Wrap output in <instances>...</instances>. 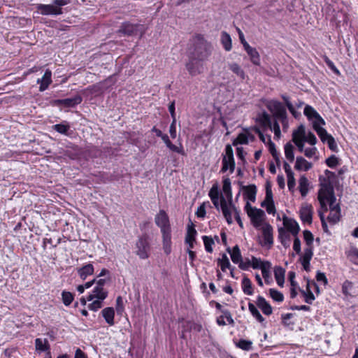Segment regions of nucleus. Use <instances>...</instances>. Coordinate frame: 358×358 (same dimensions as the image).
<instances>
[{"mask_svg":"<svg viewBox=\"0 0 358 358\" xmlns=\"http://www.w3.org/2000/svg\"><path fill=\"white\" fill-rule=\"evenodd\" d=\"M192 50L189 55L200 61H206L212 54L213 47L210 42L206 41L204 36L201 34H195L192 39Z\"/></svg>","mask_w":358,"mask_h":358,"instance_id":"obj_1","label":"nucleus"},{"mask_svg":"<svg viewBox=\"0 0 358 358\" xmlns=\"http://www.w3.org/2000/svg\"><path fill=\"white\" fill-rule=\"evenodd\" d=\"M70 3L71 0H52V4L38 3L36 8L42 15H59L64 13L62 7Z\"/></svg>","mask_w":358,"mask_h":358,"instance_id":"obj_2","label":"nucleus"},{"mask_svg":"<svg viewBox=\"0 0 358 358\" xmlns=\"http://www.w3.org/2000/svg\"><path fill=\"white\" fill-rule=\"evenodd\" d=\"M135 254L141 259H147L150 257L152 251L151 238L144 233L138 236L135 243Z\"/></svg>","mask_w":358,"mask_h":358,"instance_id":"obj_3","label":"nucleus"},{"mask_svg":"<svg viewBox=\"0 0 358 358\" xmlns=\"http://www.w3.org/2000/svg\"><path fill=\"white\" fill-rule=\"evenodd\" d=\"M266 106L273 114L275 120L281 121L282 123L287 121V114L286 108L280 101L271 99L267 101Z\"/></svg>","mask_w":358,"mask_h":358,"instance_id":"obj_4","label":"nucleus"},{"mask_svg":"<svg viewBox=\"0 0 358 358\" xmlns=\"http://www.w3.org/2000/svg\"><path fill=\"white\" fill-rule=\"evenodd\" d=\"M224 152V155H222L220 173H224L229 170V173H232L236 168V162L234 157V151L231 145L227 144L225 146Z\"/></svg>","mask_w":358,"mask_h":358,"instance_id":"obj_5","label":"nucleus"},{"mask_svg":"<svg viewBox=\"0 0 358 358\" xmlns=\"http://www.w3.org/2000/svg\"><path fill=\"white\" fill-rule=\"evenodd\" d=\"M155 222L160 228L162 234L171 232L169 217L164 210H160L155 215Z\"/></svg>","mask_w":358,"mask_h":358,"instance_id":"obj_6","label":"nucleus"},{"mask_svg":"<svg viewBox=\"0 0 358 358\" xmlns=\"http://www.w3.org/2000/svg\"><path fill=\"white\" fill-rule=\"evenodd\" d=\"M245 209L248 215L250 217L252 224L255 227L260 226L262 222L263 217L265 215L264 210L252 207L248 202L246 203Z\"/></svg>","mask_w":358,"mask_h":358,"instance_id":"obj_7","label":"nucleus"},{"mask_svg":"<svg viewBox=\"0 0 358 358\" xmlns=\"http://www.w3.org/2000/svg\"><path fill=\"white\" fill-rule=\"evenodd\" d=\"M320 189L318 194L327 195L331 199L334 198V182L325 176H319Z\"/></svg>","mask_w":358,"mask_h":358,"instance_id":"obj_8","label":"nucleus"},{"mask_svg":"<svg viewBox=\"0 0 358 358\" xmlns=\"http://www.w3.org/2000/svg\"><path fill=\"white\" fill-rule=\"evenodd\" d=\"M266 195L264 200L262 202L261 206L266 208V212L268 214L275 213V207L273 201V195L271 189V185L269 182L266 183Z\"/></svg>","mask_w":358,"mask_h":358,"instance_id":"obj_9","label":"nucleus"},{"mask_svg":"<svg viewBox=\"0 0 358 358\" xmlns=\"http://www.w3.org/2000/svg\"><path fill=\"white\" fill-rule=\"evenodd\" d=\"M203 62L204 61L198 60L197 59L194 58V57L189 55V61L185 65L189 74L192 76L201 74L203 70Z\"/></svg>","mask_w":358,"mask_h":358,"instance_id":"obj_10","label":"nucleus"},{"mask_svg":"<svg viewBox=\"0 0 358 358\" xmlns=\"http://www.w3.org/2000/svg\"><path fill=\"white\" fill-rule=\"evenodd\" d=\"M304 115L307 117L308 120L312 121L313 127L314 125L325 124V121L321 115L316 111V110L311 106L307 105L304 108Z\"/></svg>","mask_w":358,"mask_h":358,"instance_id":"obj_11","label":"nucleus"},{"mask_svg":"<svg viewBox=\"0 0 358 358\" xmlns=\"http://www.w3.org/2000/svg\"><path fill=\"white\" fill-rule=\"evenodd\" d=\"M140 26L141 25L138 24H132L129 22H124L122 23L120 27L118 33L128 36H135L138 34Z\"/></svg>","mask_w":358,"mask_h":358,"instance_id":"obj_12","label":"nucleus"},{"mask_svg":"<svg viewBox=\"0 0 358 358\" xmlns=\"http://www.w3.org/2000/svg\"><path fill=\"white\" fill-rule=\"evenodd\" d=\"M313 209L310 204H305L299 210V217L303 223L311 224L313 222Z\"/></svg>","mask_w":358,"mask_h":358,"instance_id":"obj_13","label":"nucleus"},{"mask_svg":"<svg viewBox=\"0 0 358 358\" xmlns=\"http://www.w3.org/2000/svg\"><path fill=\"white\" fill-rule=\"evenodd\" d=\"M83 101V98L80 94H77L71 98H66L63 99H57L55 103L57 106H63L66 108H73Z\"/></svg>","mask_w":358,"mask_h":358,"instance_id":"obj_14","label":"nucleus"},{"mask_svg":"<svg viewBox=\"0 0 358 358\" xmlns=\"http://www.w3.org/2000/svg\"><path fill=\"white\" fill-rule=\"evenodd\" d=\"M283 225L286 229L294 236H296L300 231L298 222L293 218H289L285 215L283 217Z\"/></svg>","mask_w":358,"mask_h":358,"instance_id":"obj_15","label":"nucleus"},{"mask_svg":"<svg viewBox=\"0 0 358 358\" xmlns=\"http://www.w3.org/2000/svg\"><path fill=\"white\" fill-rule=\"evenodd\" d=\"M244 50L247 52L250 62L255 66H260L261 58L260 55L255 48L250 46L249 44H244Z\"/></svg>","mask_w":358,"mask_h":358,"instance_id":"obj_16","label":"nucleus"},{"mask_svg":"<svg viewBox=\"0 0 358 358\" xmlns=\"http://www.w3.org/2000/svg\"><path fill=\"white\" fill-rule=\"evenodd\" d=\"M108 294V292L104 287L95 285L92 292L87 296V299L88 301H92L94 299L104 300L107 298Z\"/></svg>","mask_w":358,"mask_h":358,"instance_id":"obj_17","label":"nucleus"},{"mask_svg":"<svg viewBox=\"0 0 358 358\" xmlns=\"http://www.w3.org/2000/svg\"><path fill=\"white\" fill-rule=\"evenodd\" d=\"M262 245L271 247L273 244V228L269 224H266L262 228Z\"/></svg>","mask_w":358,"mask_h":358,"instance_id":"obj_18","label":"nucleus"},{"mask_svg":"<svg viewBox=\"0 0 358 358\" xmlns=\"http://www.w3.org/2000/svg\"><path fill=\"white\" fill-rule=\"evenodd\" d=\"M197 231L195 229L194 225L192 222L187 225V234L185 236V243L188 245L189 248H194V243L196 241V236Z\"/></svg>","mask_w":358,"mask_h":358,"instance_id":"obj_19","label":"nucleus"},{"mask_svg":"<svg viewBox=\"0 0 358 358\" xmlns=\"http://www.w3.org/2000/svg\"><path fill=\"white\" fill-rule=\"evenodd\" d=\"M256 304L264 315H271L272 314L273 308L264 296L259 295L257 297Z\"/></svg>","mask_w":358,"mask_h":358,"instance_id":"obj_20","label":"nucleus"},{"mask_svg":"<svg viewBox=\"0 0 358 358\" xmlns=\"http://www.w3.org/2000/svg\"><path fill=\"white\" fill-rule=\"evenodd\" d=\"M341 208L338 203L334 204L330 209L329 215L327 217V220L331 224L338 223L341 220Z\"/></svg>","mask_w":358,"mask_h":358,"instance_id":"obj_21","label":"nucleus"},{"mask_svg":"<svg viewBox=\"0 0 358 358\" xmlns=\"http://www.w3.org/2000/svg\"><path fill=\"white\" fill-rule=\"evenodd\" d=\"M52 82V72L50 69H46L42 78H38L37 80V83H40L39 91L43 92L46 90Z\"/></svg>","mask_w":358,"mask_h":358,"instance_id":"obj_22","label":"nucleus"},{"mask_svg":"<svg viewBox=\"0 0 358 358\" xmlns=\"http://www.w3.org/2000/svg\"><path fill=\"white\" fill-rule=\"evenodd\" d=\"M317 199L320 204V208L324 212H327V203L329 205V209L335 204L336 202V196H334V199H331L330 196L327 195L318 194Z\"/></svg>","mask_w":358,"mask_h":358,"instance_id":"obj_23","label":"nucleus"},{"mask_svg":"<svg viewBox=\"0 0 358 358\" xmlns=\"http://www.w3.org/2000/svg\"><path fill=\"white\" fill-rule=\"evenodd\" d=\"M208 196L210 198L211 201L215 207L217 209H219V207L220 206V196L223 195L219 192L218 186L217 184H215L212 186L209 191Z\"/></svg>","mask_w":358,"mask_h":358,"instance_id":"obj_24","label":"nucleus"},{"mask_svg":"<svg viewBox=\"0 0 358 358\" xmlns=\"http://www.w3.org/2000/svg\"><path fill=\"white\" fill-rule=\"evenodd\" d=\"M224 319L227 320L229 324L232 325V326L234 325V320L232 317L230 310H223L222 315L218 316L216 318V323L217 324V325L225 326L227 324V323L224 321Z\"/></svg>","mask_w":358,"mask_h":358,"instance_id":"obj_25","label":"nucleus"},{"mask_svg":"<svg viewBox=\"0 0 358 358\" xmlns=\"http://www.w3.org/2000/svg\"><path fill=\"white\" fill-rule=\"evenodd\" d=\"M101 315L104 318L106 322L109 326H113L115 324V310L112 307H107L101 310Z\"/></svg>","mask_w":358,"mask_h":358,"instance_id":"obj_26","label":"nucleus"},{"mask_svg":"<svg viewBox=\"0 0 358 358\" xmlns=\"http://www.w3.org/2000/svg\"><path fill=\"white\" fill-rule=\"evenodd\" d=\"M313 256V251L310 249H305L304 253L302 257L301 258V263L303 266V268L305 271H309L310 268V260Z\"/></svg>","mask_w":358,"mask_h":358,"instance_id":"obj_27","label":"nucleus"},{"mask_svg":"<svg viewBox=\"0 0 358 358\" xmlns=\"http://www.w3.org/2000/svg\"><path fill=\"white\" fill-rule=\"evenodd\" d=\"M244 192L243 196L244 198L252 201L255 202L256 199L257 194V187L255 185H249L248 186L243 187Z\"/></svg>","mask_w":358,"mask_h":358,"instance_id":"obj_28","label":"nucleus"},{"mask_svg":"<svg viewBox=\"0 0 358 358\" xmlns=\"http://www.w3.org/2000/svg\"><path fill=\"white\" fill-rule=\"evenodd\" d=\"M227 252L229 253L231 256V261L236 264H238L243 259L241 250L239 248V246L238 245H236L231 249L230 248H228L227 249Z\"/></svg>","mask_w":358,"mask_h":358,"instance_id":"obj_29","label":"nucleus"},{"mask_svg":"<svg viewBox=\"0 0 358 358\" xmlns=\"http://www.w3.org/2000/svg\"><path fill=\"white\" fill-rule=\"evenodd\" d=\"M35 348L37 352H47L50 350V345L47 338H38L35 339Z\"/></svg>","mask_w":358,"mask_h":358,"instance_id":"obj_30","label":"nucleus"},{"mask_svg":"<svg viewBox=\"0 0 358 358\" xmlns=\"http://www.w3.org/2000/svg\"><path fill=\"white\" fill-rule=\"evenodd\" d=\"M312 168V164L308 162L303 157H297L296 159V163L294 169L297 171H307Z\"/></svg>","mask_w":358,"mask_h":358,"instance_id":"obj_31","label":"nucleus"},{"mask_svg":"<svg viewBox=\"0 0 358 358\" xmlns=\"http://www.w3.org/2000/svg\"><path fill=\"white\" fill-rule=\"evenodd\" d=\"M306 281H307L306 290L304 291V290L300 289V292L304 297L305 302L308 304H312L313 301L315 299V297L310 289V280L307 278Z\"/></svg>","mask_w":358,"mask_h":358,"instance_id":"obj_32","label":"nucleus"},{"mask_svg":"<svg viewBox=\"0 0 358 358\" xmlns=\"http://www.w3.org/2000/svg\"><path fill=\"white\" fill-rule=\"evenodd\" d=\"M94 266L92 264H87L78 269V273L82 280H85L87 276L94 273Z\"/></svg>","mask_w":358,"mask_h":358,"instance_id":"obj_33","label":"nucleus"},{"mask_svg":"<svg viewBox=\"0 0 358 358\" xmlns=\"http://www.w3.org/2000/svg\"><path fill=\"white\" fill-rule=\"evenodd\" d=\"M274 277L277 284L280 287H282L285 282V270L280 266L274 267Z\"/></svg>","mask_w":358,"mask_h":358,"instance_id":"obj_34","label":"nucleus"},{"mask_svg":"<svg viewBox=\"0 0 358 358\" xmlns=\"http://www.w3.org/2000/svg\"><path fill=\"white\" fill-rule=\"evenodd\" d=\"M220 208L227 222L231 224L232 222L231 213L223 196H220Z\"/></svg>","mask_w":358,"mask_h":358,"instance_id":"obj_35","label":"nucleus"},{"mask_svg":"<svg viewBox=\"0 0 358 358\" xmlns=\"http://www.w3.org/2000/svg\"><path fill=\"white\" fill-rule=\"evenodd\" d=\"M243 292L246 295H252L254 293L253 285L251 280L247 276H244L241 281Z\"/></svg>","mask_w":358,"mask_h":358,"instance_id":"obj_36","label":"nucleus"},{"mask_svg":"<svg viewBox=\"0 0 358 358\" xmlns=\"http://www.w3.org/2000/svg\"><path fill=\"white\" fill-rule=\"evenodd\" d=\"M228 66L229 69L236 74L241 80H244L245 79V73L238 64L232 62L229 64Z\"/></svg>","mask_w":358,"mask_h":358,"instance_id":"obj_37","label":"nucleus"},{"mask_svg":"<svg viewBox=\"0 0 358 358\" xmlns=\"http://www.w3.org/2000/svg\"><path fill=\"white\" fill-rule=\"evenodd\" d=\"M163 250L166 255H169L171 252V232L162 234Z\"/></svg>","mask_w":358,"mask_h":358,"instance_id":"obj_38","label":"nucleus"},{"mask_svg":"<svg viewBox=\"0 0 358 358\" xmlns=\"http://www.w3.org/2000/svg\"><path fill=\"white\" fill-rule=\"evenodd\" d=\"M222 183V190L227 199L229 200L230 203H231L232 191L230 178L228 176L223 177Z\"/></svg>","mask_w":358,"mask_h":358,"instance_id":"obj_39","label":"nucleus"},{"mask_svg":"<svg viewBox=\"0 0 358 358\" xmlns=\"http://www.w3.org/2000/svg\"><path fill=\"white\" fill-rule=\"evenodd\" d=\"M323 124H317L314 125V130L317 132V135L319 136L320 140L324 143L327 141V140L329 139V138H331L332 136L325 129L322 127Z\"/></svg>","mask_w":358,"mask_h":358,"instance_id":"obj_40","label":"nucleus"},{"mask_svg":"<svg viewBox=\"0 0 358 358\" xmlns=\"http://www.w3.org/2000/svg\"><path fill=\"white\" fill-rule=\"evenodd\" d=\"M309 182L308 178L305 176L300 177L299 180V189L301 195L305 197L308 192Z\"/></svg>","mask_w":358,"mask_h":358,"instance_id":"obj_41","label":"nucleus"},{"mask_svg":"<svg viewBox=\"0 0 358 358\" xmlns=\"http://www.w3.org/2000/svg\"><path fill=\"white\" fill-rule=\"evenodd\" d=\"M221 43L226 51H230L232 48V41L230 35L226 32L221 33Z\"/></svg>","mask_w":358,"mask_h":358,"instance_id":"obj_42","label":"nucleus"},{"mask_svg":"<svg viewBox=\"0 0 358 358\" xmlns=\"http://www.w3.org/2000/svg\"><path fill=\"white\" fill-rule=\"evenodd\" d=\"M278 238L284 247L289 246L290 236L282 227L278 229Z\"/></svg>","mask_w":358,"mask_h":358,"instance_id":"obj_43","label":"nucleus"},{"mask_svg":"<svg viewBox=\"0 0 358 358\" xmlns=\"http://www.w3.org/2000/svg\"><path fill=\"white\" fill-rule=\"evenodd\" d=\"M258 122L262 127H269L271 128L272 126V122L271 120L270 115L266 113L263 112L257 119Z\"/></svg>","mask_w":358,"mask_h":358,"instance_id":"obj_44","label":"nucleus"},{"mask_svg":"<svg viewBox=\"0 0 358 358\" xmlns=\"http://www.w3.org/2000/svg\"><path fill=\"white\" fill-rule=\"evenodd\" d=\"M248 309L251 315L260 323L265 321L264 317L261 315L257 307L252 303H248Z\"/></svg>","mask_w":358,"mask_h":358,"instance_id":"obj_45","label":"nucleus"},{"mask_svg":"<svg viewBox=\"0 0 358 358\" xmlns=\"http://www.w3.org/2000/svg\"><path fill=\"white\" fill-rule=\"evenodd\" d=\"M303 239L306 245V248L305 249H311L313 251V241L314 236L312 232L309 230H304L303 232Z\"/></svg>","mask_w":358,"mask_h":358,"instance_id":"obj_46","label":"nucleus"},{"mask_svg":"<svg viewBox=\"0 0 358 358\" xmlns=\"http://www.w3.org/2000/svg\"><path fill=\"white\" fill-rule=\"evenodd\" d=\"M217 264L220 266V268L223 272L226 271L227 268L230 269L232 268L228 257L224 253L222 255L221 259H218Z\"/></svg>","mask_w":358,"mask_h":358,"instance_id":"obj_47","label":"nucleus"},{"mask_svg":"<svg viewBox=\"0 0 358 358\" xmlns=\"http://www.w3.org/2000/svg\"><path fill=\"white\" fill-rule=\"evenodd\" d=\"M269 261L264 260L262 261L261 258H257L255 256L251 257V267L253 269H260L262 270V268L264 266H266V263H268Z\"/></svg>","mask_w":358,"mask_h":358,"instance_id":"obj_48","label":"nucleus"},{"mask_svg":"<svg viewBox=\"0 0 358 358\" xmlns=\"http://www.w3.org/2000/svg\"><path fill=\"white\" fill-rule=\"evenodd\" d=\"M52 129L61 134L67 135V132L70 129V125L68 122H64L62 123L53 125Z\"/></svg>","mask_w":358,"mask_h":358,"instance_id":"obj_49","label":"nucleus"},{"mask_svg":"<svg viewBox=\"0 0 358 358\" xmlns=\"http://www.w3.org/2000/svg\"><path fill=\"white\" fill-rule=\"evenodd\" d=\"M269 296L271 299L278 303L282 302L284 301V295L280 291L274 289L270 288L269 290Z\"/></svg>","mask_w":358,"mask_h":358,"instance_id":"obj_50","label":"nucleus"},{"mask_svg":"<svg viewBox=\"0 0 358 358\" xmlns=\"http://www.w3.org/2000/svg\"><path fill=\"white\" fill-rule=\"evenodd\" d=\"M74 299V294L70 292L62 291V300L63 303L66 306H69L71 304Z\"/></svg>","mask_w":358,"mask_h":358,"instance_id":"obj_51","label":"nucleus"},{"mask_svg":"<svg viewBox=\"0 0 358 358\" xmlns=\"http://www.w3.org/2000/svg\"><path fill=\"white\" fill-rule=\"evenodd\" d=\"M248 143V134L245 133H241L233 141V145L236 146L238 145H245Z\"/></svg>","mask_w":358,"mask_h":358,"instance_id":"obj_52","label":"nucleus"},{"mask_svg":"<svg viewBox=\"0 0 358 358\" xmlns=\"http://www.w3.org/2000/svg\"><path fill=\"white\" fill-rule=\"evenodd\" d=\"M284 148L285 157L288 161L292 162L294 159V146L290 143H287Z\"/></svg>","mask_w":358,"mask_h":358,"instance_id":"obj_53","label":"nucleus"},{"mask_svg":"<svg viewBox=\"0 0 358 358\" xmlns=\"http://www.w3.org/2000/svg\"><path fill=\"white\" fill-rule=\"evenodd\" d=\"M236 345L243 350L249 351L252 348V342L249 340L240 339Z\"/></svg>","mask_w":358,"mask_h":358,"instance_id":"obj_54","label":"nucleus"},{"mask_svg":"<svg viewBox=\"0 0 358 358\" xmlns=\"http://www.w3.org/2000/svg\"><path fill=\"white\" fill-rule=\"evenodd\" d=\"M202 240L203 241L206 251L211 253L213 252V245L215 243L213 239L210 236H203Z\"/></svg>","mask_w":358,"mask_h":358,"instance_id":"obj_55","label":"nucleus"},{"mask_svg":"<svg viewBox=\"0 0 358 358\" xmlns=\"http://www.w3.org/2000/svg\"><path fill=\"white\" fill-rule=\"evenodd\" d=\"M327 166L331 169H334L340 164V159L334 155H331L325 160Z\"/></svg>","mask_w":358,"mask_h":358,"instance_id":"obj_56","label":"nucleus"},{"mask_svg":"<svg viewBox=\"0 0 358 358\" xmlns=\"http://www.w3.org/2000/svg\"><path fill=\"white\" fill-rule=\"evenodd\" d=\"M306 131L303 125L301 124L292 134V140L305 138Z\"/></svg>","mask_w":358,"mask_h":358,"instance_id":"obj_57","label":"nucleus"},{"mask_svg":"<svg viewBox=\"0 0 358 358\" xmlns=\"http://www.w3.org/2000/svg\"><path fill=\"white\" fill-rule=\"evenodd\" d=\"M271 263L269 262L268 263H266V266H264L262 268V277L264 278L265 282L266 284L269 283L268 279L271 277Z\"/></svg>","mask_w":358,"mask_h":358,"instance_id":"obj_58","label":"nucleus"},{"mask_svg":"<svg viewBox=\"0 0 358 358\" xmlns=\"http://www.w3.org/2000/svg\"><path fill=\"white\" fill-rule=\"evenodd\" d=\"M324 61L327 66L333 71L334 74L336 76H341V71L338 69V68L335 66L334 63L327 56L324 57Z\"/></svg>","mask_w":358,"mask_h":358,"instance_id":"obj_59","label":"nucleus"},{"mask_svg":"<svg viewBox=\"0 0 358 358\" xmlns=\"http://www.w3.org/2000/svg\"><path fill=\"white\" fill-rule=\"evenodd\" d=\"M352 287L353 283L351 281L346 280L342 285L343 294L345 296L350 295V291L352 289Z\"/></svg>","mask_w":358,"mask_h":358,"instance_id":"obj_60","label":"nucleus"},{"mask_svg":"<svg viewBox=\"0 0 358 358\" xmlns=\"http://www.w3.org/2000/svg\"><path fill=\"white\" fill-rule=\"evenodd\" d=\"M103 300H101V299H97L96 300H94L93 301L92 303L88 304V308L90 310H92V311H97L99 309H100L101 307H102V301Z\"/></svg>","mask_w":358,"mask_h":358,"instance_id":"obj_61","label":"nucleus"},{"mask_svg":"<svg viewBox=\"0 0 358 358\" xmlns=\"http://www.w3.org/2000/svg\"><path fill=\"white\" fill-rule=\"evenodd\" d=\"M115 309L119 315H121L124 310L123 299L120 296H118L116 299Z\"/></svg>","mask_w":358,"mask_h":358,"instance_id":"obj_62","label":"nucleus"},{"mask_svg":"<svg viewBox=\"0 0 358 358\" xmlns=\"http://www.w3.org/2000/svg\"><path fill=\"white\" fill-rule=\"evenodd\" d=\"M287 187L290 192H293L296 185V180L294 174H289L287 176Z\"/></svg>","mask_w":358,"mask_h":358,"instance_id":"obj_63","label":"nucleus"},{"mask_svg":"<svg viewBox=\"0 0 358 358\" xmlns=\"http://www.w3.org/2000/svg\"><path fill=\"white\" fill-rule=\"evenodd\" d=\"M238 265L240 269L243 271H248L251 267V259L249 258H245L244 261L242 259Z\"/></svg>","mask_w":358,"mask_h":358,"instance_id":"obj_64","label":"nucleus"}]
</instances>
